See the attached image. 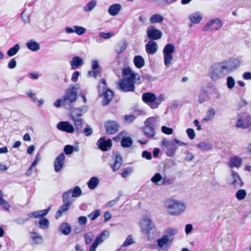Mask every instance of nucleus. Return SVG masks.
<instances>
[{
    "label": "nucleus",
    "mask_w": 251,
    "mask_h": 251,
    "mask_svg": "<svg viewBox=\"0 0 251 251\" xmlns=\"http://www.w3.org/2000/svg\"><path fill=\"white\" fill-rule=\"evenodd\" d=\"M123 79L118 83V89L123 92H134L135 84L141 83L140 75L132 71L129 66L122 69Z\"/></svg>",
    "instance_id": "1"
},
{
    "label": "nucleus",
    "mask_w": 251,
    "mask_h": 251,
    "mask_svg": "<svg viewBox=\"0 0 251 251\" xmlns=\"http://www.w3.org/2000/svg\"><path fill=\"white\" fill-rule=\"evenodd\" d=\"M78 84L70 86L66 90L65 95L62 99H58L55 100L53 103L54 106L58 108L63 106L66 109H70L71 104L75 102L77 99L76 90L78 89Z\"/></svg>",
    "instance_id": "2"
},
{
    "label": "nucleus",
    "mask_w": 251,
    "mask_h": 251,
    "mask_svg": "<svg viewBox=\"0 0 251 251\" xmlns=\"http://www.w3.org/2000/svg\"><path fill=\"white\" fill-rule=\"evenodd\" d=\"M228 75L222 62L212 65L209 70V76L213 81H217Z\"/></svg>",
    "instance_id": "3"
},
{
    "label": "nucleus",
    "mask_w": 251,
    "mask_h": 251,
    "mask_svg": "<svg viewBox=\"0 0 251 251\" xmlns=\"http://www.w3.org/2000/svg\"><path fill=\"white\" fill-rule=\"evenodd\" d=\"M100 83V84L98 86L99 95L100 96H103L102 105L106 106L112 100L114 96V92L110 89L106 88V82L104 79H101Z\"/></svg>",
    "instance_id": "4"
},
{
    "label": "nucleus",
    "mask_w": 251,
    "mask_h": 251,
    "mask_svg": "<svg viewBox=\"0 0 251 251\" xmlns=\"http://www.w3.org/2000/svg\"><path fill=\"white\" fill-rule=\"evenodd\" d=\"M165 204L168 213L172 215H178L185 209V206L183 203L176 200H168Z\"/></svg>",
    "instance_id": "5"
},
{
    "label": "nucleus",
    "mask_w": 251,
    "mask_h": 251,
    "mask_svg": "<svg viewBox=\"0 0 251 251\" xmlns=\"http://www.w3.org/2000/svg\"><path fill=\"white\" fill-rule=\"evenodd\" d=\"M175 46L173 44H167L163 50V54L164 57V65L168 67H169L173 59V53L175 51Z\"/></svg>",
    "instance_id": "6"
},
{
    "label": "nucleus",
    "mask_w": 251,
    "mask_h": 251,
    "mask_svg": "<svg viewBox=\"0 0 251 251\" xmlns=\"http://www.w3.org/2000/svg\"><path fill=\"white\" fill-rule=\"evenodd\" d=\"M155 118L152 117L147 119L144 122L145 127L143 131L144 135L149 138H152L155 135Z\"/></svg>",
    "instance_id": "7"
},
{
    "label": "nucleus",
    "mask_w": 251,
    "mask_h": 251,
    "mask_svg": "<svg viewBox=\"0 0 251 251\" xmlns=\"http://www.w3.org/2000/svg\"><path fill=\"white\" fill-rule=\"evenodd\" d=\"M140 226L142 232L148 236L155 231L154 223L147 216H144L141 221Z\"/></svg>",
    "instance_id": "8"
},
{
    "label": "nucleus",
    "mask_w": 251,
    "mask_h": 251,
    "mask_svg": "<svg viewBox=\"0 0 251 251\" xmlns=\"http://www.w3.org/2000/svg\"><path fill=\"white\" fill-rule=\"evenodd\" d=\"M228 74L236 71L240 66V60L236 58H230L222 62Z\"/></svg>",
    "instance_id": "9"
},
{
    "label": "nucleus",
    "mask_w": 251,
    "mask_h": 251,
    "mask_svg": "<svg viewBox=\"0 0 251 251\" xmlns=\"http://www.w3.org/2000/svg\"><path fill=\"white\" fill-rule=\"evenodd\" d=\"M62 201L63 203L61 205L55 214V218L58 219L61 217L63 212L67 211L73 202L72 199H69L66 194H63Z\"/></svg>",
    "instance_id": "10"
},
{
    "label": "nucleus",
    "mask_w": 251,
    "mask_h": 251,
    "mask_svg": "<svg viewBox=\"0 0 251 251\" xmlns=\"http://www.w3.org/2000/svg\"><path fill=\"white\" fill-rule=\"evenodd\" d=\"M161 144L165 146L166 148V154L168 157L175 156L176 151L178 148L173 139L172 141L164 139L162 140Z\"/></svg>",
    "instance_id": "11"
},
{
    "label": "nucleus",
    "mask_w": 251,
    "mask_h": 251,
    "mask_svg": "<svg viewBox=\"0 0 251 251\" xmlns=\"http://www.w3.org/2000/svg\"><path fill=\"white\" fill-rule=\"evenodd\" d=\"M104 128L108 135L116 134L120 128V124L115 121L108 120L104 123Z\"/></svg>",
    "instance_id": "12"
},
{
    "label": "nucleus",
    "mask_w": 251,
    "mask_h": 251,
    "mask_svg": "<svg viewBox=\"0 0 251 251\" xmlns=\"http://www.w3.org/2000/svg\"><path fill=\"white\" fill-rule=\"evenodd\" d=\"M235 127L242 129L251 128V115H245L239 117L237 120Z\"/></svg>",
    "instance_id": "13"
},
{
    "label": "nucleus",
    "mask_w": 251,
    "mask_h": 251,
    "mask_svg": "<svg viewBox=\"0 0 251 251\" xmlns=\"http://www.w3.org/2000/svg\"><path fill=\"white\" fill-rule=\"evenodd\" d=\"M147 35L150 41L157 40L161 38L162 36V32L156 28L154 26L151 25L148 27L147 31Z\"/></svg>",
    "instance_id": "14"
},
{
    "label": "nucleus",
    "mask_w": 251,
    "mask_h": 251,
    "mask_svg": "<svg viewBox=\"0 0 251 251\" xmlns=\"http://www.w3.org/2000/svg\"><path fill=\"white\" fill-rule=\"evenodd\" d=\"M109 232L108 230L102 231L95 239L90 247L89 250L95 251L98 245L102 243L105 239L108 237Z\"/></svg>",
    "instance_id": "15"
},
{
    "label": "nucleus",
    "mask_w": 251,
    "mask_h": 251,
    "mask_svg": "<svg viewBox=\"0 0 251 251\" xmlns=\"http://www.w3.org/2000/svg\"><path fill=\"white\" fill-rule=\"evenodd\" d=\"M222 26V23L220 19L216 18L209 21L203 27L205 31L209 30H218Z\"/></svg>",
    "instance_id": "16"
},
{
    "label": "nucleus",
    "mask_w": 251,
    "mask_h": 251,
    "mask_svg": "<svg viewBox=\"0 0 251 251\" xmlns=\"http://www.w3.org/2000/svg\"><path fill=\"white\" fill-rule=\"evenodd\" d=\"M143 101L147 104L151 109L156 108V106H154V104L155 103L156 96L151 92H146L144 93L142 96Z\"/></svg>",
    "instance_id": "17"
},
{
    "label": "nucleus",
    "mask_w": 251,
    "mask_h": 251,
    "mask_svg": "<svg viewBox=\"0 0 251 251\" xmlns=\"http://www.w3.org/2000/svg\"><path fill=\"white\" fill-rule=\"evenodd\" d=\"M99 149L103 151H107L112 145L111 139H106L104 136L100 138L97 142Z\"/></svg>",
    "instance_id": "18"
},
{
    "label": "nucleus",
    "mask_w": 251,
    "mask_h": 251,
    "mask_svg": "<svg viewBox=\"0 0 251 251\" xmlns=\"http://www.w3.org/2000/svg\"><path fill=\"white\" fill-rule=\"evenodd\" d=\"M56 127L58 130L68 133L75 132L74 126L68 121H61L57 124Z\"/></svg>",
    "instance_id": "19"
},
{
    "label": "nucleus",
    "mask_w": 251,
    "mask_h": 251,
    "mask_svg": "<svg viewBox=\"0 0 251 251\" xmlns=\"http://www.w3.org/2000/svg\"><path fill=\"white\" fill-rule=\"evenodd\" d=\"M65 161V154L62 152L56 157L54 161V168L55 172H59L63 168Z\"/></svg>",
    "instance_id": "20"
},
{
    "label": "nucleus",
    "mask_w": 251,
    "mask_h": 251,
    "mask_svg": "<svg viewBox=\"0 0 251 251\" xmlns=\"http://www.w3.org/2000/svg\"><path fill=\"white\" fill-rule=\"evenodd\" d=\"M114 155V162L110 165L111 168L113 172L119 170L123 163V160L120 153L118 151L113 152Z\"/></svg>",
    "instance_id": "21"
},
{
    "label": "nucleus",
    "mask_w": 251,
    "mask_h": 251,
    "mask_svg": "<svg viewBox=\"0 0 251 251\" xmlns=\"http://www.w3.org/2000/svg\"><path fill=\"white\" fill-rule=\"evenodd\" d=\"M91 68L92 70L88 72V75L89 76L95 78L101 72L100 67L97 60H93L92 61Z\"/></svg>",
    "instance_id": "22"
},
{
    "label": "nucleus",
    "mask_w": 251,
    "mask_h": 251,
    "mask_svg": "<svg viewBox=\"0 0 251 251\" xmlns=\"http://www.w3.org/2000/svg\"><path fill=\"white\" fill-rule=\"evenodd\" d=\"M243 163V159L240 157L235 155L229 158L228 166L230 168H239Z\"/></svg>",
    "instance_id": "23"
},
{
    "label": "nucleus",
    "mask_w": 251,
    "mask_h": 251,
    "mask_svg": "<svg viewBox=\"0 0 251 251\" xmlns=\"http://www.w3.org/2000/svg\"><path fill=\"white\" fill-rule=\"evenodd\" d=\"M231 176L232 178V182L231 184L236 188H240L243 185V182L241 180L238 173L234 171H231Z\"/></svg>",
    "instance_id": "24"
},
{
    "label": "nucleus",
    "mask_w": 251,
    "mask_h": 251,
    "mask_svg": "<svg viewBox=\"0 0 251 251\" xmlns=\"http://www.w3.org/2000/svg\"><path fill=\"white\" fill-rule=\"evenodd\" d=\"M69 199L73 198H77L82 194V191L79 186H75L73 189H69L65 192L63 194H66Z\"/></svg>",
    "instance_id": "25"
},
{
    "label": "nucleus",
    "mask_w": 251,
    "mask_h": 251,
    "mask_svg": "<svg viewBox=\"0 0 251 251\" xmlns=\"http://www.w3.org/2000/svg\"><path fill=\"white\" fill-rule=\"evenodd\" d=\"M146 51L149 54H154L158 50L157 43L154 41H149L145 46Z\"/></svg>",
    "instance_id": "26"
},
{
    "label": "nucleus",
    "mask_w": 251,
    "mask_h": 251,
    "mask_svg": "<svg viewBox=\"0 0 251 251\" xmlns=\"http://www.w3.org/2000/svg\"><path fill=\"white\" fill-rule=\"evenodd\" d=\"M83 60L82 58L78 56H75L73 57L70 62V65L72 70H75L80 66L83 65Z\"/></svg>",
    "instance_id": "27"
},
{
    "label": "nucleus",
    "mask_w": 251,
    "mask_h": 251,
    "mask_svg": "<svg viewBox=\"0 0 251 251\" xmlns=\"http://www.w3.org/2000/svg\"><path fill=\"white\" fill-rule=\"evenodd\" d=\"M58 230L64 235H68L71 232L72 227L70 224L63 222L58 227Z\"/></svg>",
    "instance_id": "28"
},
{
    "label": "nucleus",
    "mask_w": 251,
    "mask_h": 251,
    "mask_svg": "<svg viewBox=\"0 0 251 251\" xmlns=\"http://www.w3.org/2000/svg\"><path fill=\"white\" fill-rule=\"evenodd\" d=\"M122 9V6L119 3L111 5L108 9V13L112 16L117 15Z\"/></svg>",
    "instance_id": "29"
},
{
    "label": "nucleus",
    "mask_w": 251,
    "mask_h": 251,
    "mask_svg": "<svg viewBox=\"0 0 251 251\" xmlns=\"http://www.w3.org/2000/svg\"><path fill=\"white\" fill-rule=\"evenodd\" d=\"M71 120L74 122L75 131L76 135H79L82 133V125L84 122L82 118Z\"/></svg>",
    "instance_id": "30"
},
{
    "label": "nucleus",
    "mask_w": 251,
    "mask_h": 251,
    "mask_svg": "<svg viewBox=\"0 0 251 251\" xmlns=\"http://www.w3.org/2000/svg\"><path fill=\"white\" fill-rule=\"evenodd\" d=\"M173 241V238L170 239L168 237V235H163L161 238L157 240V245L160 248H163L165 245H168Z\"/></svg>",
    "instance_id": "31"
},
{
    "label": "nucleus",
    "mask_w": 251,
    "mask_h": 251,
    "mask_svg": "<svg viewBox=\"0 0 251 251\" xmlns=\"http://www.w3.org/2000/svg\"><path fill=\"white\" fill-rule=\"evenodd\" d=\"M26 47L32 51H36L40 49V46L38 43L33 40H30L26 43Z\"/></svg>",
    "instance_id": "32"
},
{
    "label": "nucleus",
    "mask_w": 251,
    "mask_h": 251,
    "mask_svg": "<svg viewBox=\"0 0 251 251\" xmlns=\"http://www.w3.org/2000/svg\"><path fill=\"white\" fill-rule=\"evenodd\" d=\"M133 63L135 66L138 69H141L145 65V60L141 55H136L133 58Z\"/></svg>",
    "instance_id": "33"
},
{
    "label": "nucleus",
    "mask_w": 251,
    "mask_h": 251,
    "mask_svg": "<svg viewBox=\"0 0 251 251\" xmlns=\"http://www.w3.org/2000/svg\"><path fill=\"white\" fill-rule=\"evenodd\" d=\"M189 18L191 22L194 24L200 23L202 20V16L199 12H195L189 15Z\"/></svg>",
    "instance_id": "34"
},
{
    "label": "nucleus",
    "mask_w": 251,
    "mask_h": 251,
    "mask_svg": "<svg viewBox=\"0 0 251 251\" xmlns=\"http://www.w3.org/2000/svg\"><path fill=\"white\" fill-rule=\"evenodd\" d=\"M100 182L99 179L96 176L92 177L88 181L87 185L91 190L95 189Z\"/></svg>",
    "instance_id": "35"
},
{
    "label": "nucleus",
    "mask_w": 251,
    "mask_h": 251,
    "mask_svg": "<svg viewBox=\"0 0 251 251\" xmlns=\"http://www.w3.org/2000/svg\"><path fill=\"white\" fill-rule=\"evenodd\" d=\"M133 144V141L130 137H123L121 140V145L122 147L127 148Z\"/></svg>",
    "instance_id": "36"
},
{
    "label": "nucleus",
    "mask_w": 251,
    "mask_h": 251,
    "mask_svg": "<svg viewBox=\"0 0 251 251\" xmlns=\"http://www.w3.org/2000/svg\"><path fill=\"white\" fill-rule=\"evenodd\" d=\"M163 176L159 173H156L151 178V181L157 185H161Z\"/></svg>",
    "instance_id": "37"
},
{
    "label": "nucleus",
    "mask_w": 251,
    "mask_h": 251,
    "mask_svg": "<svg viewBox=\"0 0 251 251\" xmlns=\"http://www.w3.org/2000/svg\"><path fill=\"white\" fill-rule=\"evenodd\" d=\"M20 49V45L18 44H16L7 50V55L9 57L13 56L17 53Z\"/></svg>",
    "instance_id": "38"
},
{
    "label": "nucleus",
    "mask_w": 251,
    "mask_h": 251,
    "mask_svg": "<svg viewBox=\"0 0 251 251\" xmlns=\"http://www.w3.org/2000/svg\"><path fill=\"white\" fill-rule=\"evenodd\" d=\"M164 18L159 14L152 15L150 18V22L151 24L160 23L163 22Z\"/></svg>",
    "instance_id": "39"
},
{
    "label": "nucleus",
    "mask_w": 251,
    "mask_h": 251,
    "mask_svg": "<svg viewBox=\"0 0 251 251\" xmlns=\"http://www.w3.org/2000/svg\"><path fill=\"white\" fill-rule=\"evenodd\" d=\"M215 115V111L213 108L209 109L206 113L205 117L203 119L202 121L208 122L211 121L214 117Z\"/></svg>",
    "instance_id": "40"
},
{
    "label": "nucleus",
    "mask_w": 251,
    "mask_h": 251,
    "mask_svg": "<svg viewBox=\"0 0 251 251\" xmlns=\"http://www.w3.org/2000/svg\"><path fill=\"white\" fill-rule=\"evenodd\" d=\"M197 147L202 151H208L212 149V145L210 143H206L205 142H201L197 145Z\"/></svg>",
    "instance_id": "41"
},
{
    "label": "nucleus",
    "mask_w": 251,
    "mask_h": 251,
    "mask_svg": "<svg viewBox=\"0 0 251 251\" xmlns=\"http://www.w3.org/2000/svg\"><path fill=\"white\" fill-rule=\"evenodd\" d=\"M82 116V113H81V110L78 108L73 109L69 114V116L71 119H80V117Z\"/></svg>",
    "instance_id": "42"
},
{
    "label": "nucleus",
    "mask_w": 251,
    "mask_h": 251,
    "mask_svg": "<svg viewBox=\"0 0 251 251\" xmlns=\"http://www.w3.org/2000/svg\"><path fill=\"white\" fill-rule=\"evenodd\" d=\"M31 234L30 238L34 241V244H37L42 243V236L38 235L37 232L33 230L31 232Z\"/></svg>",
    "instance_id": "43"
},
{
    "label": "nucleus",
    "mask_w": 251,
    "mask_h": 251,
    "mask_svg": "<svg viewBox=\"0 0 251 251\" xmlns=\"http://www.w3.org/2000/svg\"><path fill=\"white\" fill-rule=\"evenodd\" d=\"M97 3L96 0H91L83 7L84 11L86 12L91 11L96 7Z\"/></svg>",
    "instance_id": "44"
},
{
    "label": "nucleus",
    "mask_w": 251,
    "mask_h": 251,
    "mask_svg": "<svg viewBox=\"0 0 251 251\" xmlns=\"http://www.w3.org/2000/svg\"><path fill=\"white\" fill-rule=\"evenodd\" d=\"M209 98L207 91L202 90L199 95V101L200 103H203L209 100Z\"/></svg>",
    "instance_id": "45"
},
{
    "label": "nucleus",
    "mask_w": 251,
    "mask_h": 251,
    "mask_svg": "<svg viewBox=\"0 0 251 251\" xmlns=\"http://www.w3.org/2000/svg\"><path fill=\"white\" fill-rule=\"evenodd\" d=\"M0 205L2 206V209L4 211L9 212L11 205L2 198V196H0Z\"/></svg>",
    "instance_id": "46"
},
{
    "label": "nucleus",
    "mask_w": 251,
    "mask_h": 251,
    "mask_svg": "<svg viewBox=\"0 0 251 251\" xmlns=\"http://www.w3.org/2000/svg\"><path fill=\"white\" fill-rule=\"evenodd\" d=\"M235 81L231 76H228L226 78V85L228 89H232L235 86Z\"/></svg>",
    "instance_id": "47"
},
{
    "label": "nucleus",
    "mask_w": 251,
    "mask_h": 251,
    "mask_svg": "<svg viewBox=\"0 0 251 251\" xmlns=\"http://www.w3.org/2000/svg\"><path fill=\"white\" fill-rule=\"evenodd\" d=\"M165 232L166 234H165L164 235H168V237H169L170 239L171 238H173V239L174 236L176 235L178 231L176 229H175V228H174L172 227H170V228H168L165 231Z\"/></svg>",
    "instance_id": "48"
},
{
    "label": "nucleus",
    "mask_w": 251,
    "mask_h": 251,
    "mask_svg": "<svg viewBox=\"0 0 251 251\" xmlns=\"http://www.w3.org/2000/svg\"><path fill=\"white\" fill-rule=\"evenodd\" d=\"M39 227L42 229H46L49 227V221L46 218H41L38 222Z\"/></svg>",
    "instance_id": "49"
},
{
    "label": "nucleus",
    "mask_w": 251,
    "mask_h": 251,
    "mask_svg": "<svg viewBox=\"0 0 251 251\" xmlns=\"http://www.w3.org/2000/svg\"><path fill=\"white\" fill-rule=\"evenodd\" d=\"M247 195L246 191L244 189H240L236 193V198L239 201H241L245 199Z\"/></svg>",
    "instance_id": "50"
},
{
    "label": "nucleus",
    "mask_w": 251,
    "mask_h": 251,
    "mask_svg": "<svg viewBox=\"0 0 251 251\" xmlns=\"http://www.w3.org/2000/svg\"><path fill=\"white\" fill-rule=\"evenodd\" d=\"M94 237V234L92 232H88L87 233H85L84 235L85 244L86 245L90 244L92 242Z\"/></svg>",
    "instance_id": "51"
},
{
    "label": "nucleus",
    "mask_w": 251,
    "mask_h": 251,
    "mask_svg": "<svg viewBox=\"0 0 251 251\" xmlns=\"http://www.w3.org/2000/svg\"><path fill=\"white\" fill-rule=\"evenodd\" d=\"M126 48V43H120L115 49V51L118 54H121L124 52Z\"/></svg>",
    "instance_id": "52"
},
{
    "label": "nucleus",
    "mask_w": 251,
    "mask_h": 251,
    "mask_svg": "<svg viewBox=\"0 0 251 251\" xmlns=\"http://www.w3.org/2000/svg\"><path fill=\"white\" fill-rule=\"evenodd\" d=\"M74 28L75 32L78 35H82L84 34L86 31V28L82 26L75 25L74 26Z\"/></svg>",
    "instance_id": "53"
},
{
    "label": "nucleus",
    "mask_w": 251,
    "mask_h": 251,
    "mask_svg": "<svg viewBox=\"0 0 251 251\" xmlns=\"http://www.w3.org/2000/svg\"><path fill=\"white\" fill-rule=\"evenodd\" d=\"M100 214V211L99 209L96 210L95 211L91 213L89 215L88 217L91 220H96Z\"/></svg>",
    "instance_id": "54"
},
{
    "label": "nucleus",
    "mask_w": 251,
    "mask_h": 251,
    "mask_svg": "<svg viewBox=\"0 0 251 251\" xmlns=\"http://www.w3.org/2000/svg\"><path fill=\"white\" fill-rule=\"evenodd\" d=\"M93 129L89 125H86L83 130L82 129V133L86 136H89L93 133Z\"/></svg>",
    "instance_id": "55"
},
{
    "label": "nucleus",
    "mask_w": 251,
    "mask_h": 251,
    "mask_svg": "<svg viewBox=\"0 0 251 251\" xmlns=\"http://www.w3.org/2000/svg\"><path fill=\"white\" fill-rule=\"evenodd\" d=\"M134 243L132 235H129L126 239L125 241L124 242L122 247H127L130 245H132Z\"/></svg>",
    "instance_id": "56"
},
{
    "label": "nucleus",
    "mask_w": 251,
    "mask_h": 251,
    "mask_svg": "<svg viewBox=\"0 0 251 251\" xmlns=\"http://www.w3.org/2000/svg\"><path fill=\"white\" fill-rule=\"evenodd\" d=\"M156 99L155 100V103L154 104V106H156V108L159 106V104L161 103L162 101L165 100L164 95L162 94L159 95V96L156 97Z\"/></svg>",
    "instance_id": "57"
},
{
    "label": "nucleus",
    "mask_w": 251,
    "mask_h": 251,
    "mask_svg": "<svg viewBox=\"0 0 251 251\" xmlns=\"http://www.w3.org/2000/svg\"><path fill=\"white\" fill-rule=\"evenodd\" d=\"M161 131L167 135H171L173 133V129L171 127L163 126L161 127Z\"/></svg>",
    "instance_id": "58"
},
{
    "label": "nucleus",
    "mask_w": 251,
    "mask_h": 251,
    "mask_svg": "<svg viewBox=\"0 0 251 251\" xmlns=\"http://www.w3.org/2000/svg\"><path fill=\"white\" fill-rule=\"evenodd\" d=\"M64 151L66 155H70L73 152V146L67 145L64 148Z\"/></svg>",
    "instance_id": "59"
},
{
    "label": "nucleus",
    "mask_w": 251,
    "mask_h": 251,
    "mask_svg": "<svg viewBox=\"0 0 251 251\" xmlns=\"http://www.w3.org/2000/svg\"><path fill=\"white\" fill-rule=\"evenodd\" d=\"M99 35L101 36L102 39H108L112 37L114 35V34L112 32H108L107 33L100 32L99 33Z\"/></svg>",
    "instance_id": "60"
},
{
    "label": "nucleus",
    "mask_w": 251,
    "mask_h": 251,
    "mask_svg": "<svg viewBox=\"0 0 251 251\" xmlns=\"http://www.w3.org/2000/svg\"><path fill=\"white\" fill-rule=\"evenodd\" d=\"M50 209V206L48 208L44 209L43 210H38V215L39 218H44L43 217L45 216L49 212Z\"/></svg>",
    "instance_id": "61"
},
{
    "label": "nucleus",
    "mask_w": 251,
    "mask_h": 251,
    "mask_svg": "<svg viewBox=\"0 0 251 251\" xmlns=\"http://www.w3.org/2000/svg\"><path fill=\"white\" fill-rule=\"evenodd\" d=\"M186 133L188 136V137L192 140L194 139L195 137V133L194 130L193 128H187L186 130Z\"/></svg>",
    "instance_id": "62"
},
{
    "label": "nucleus",
    "mask_w": 251,
    "mask_h": 251,
    "mask_svg": "<svg viewBox=\"0 0 251 251\" xmlns=\"http://www.w3.org/2000/svg\"><path fill=\"white\" fill-rule=\"evenodd\" d=\"M17 65V62L14 58H11L10 61L8 62L7 64V67L9 69H14Z\"/></svg>",
    "instance_id": "63"
},
{
    "label": "nucleus",
    "mask_w": 251,
    "mask_h": 251,
    "mask_svg": "<svg viewBox=\"0 0 251 251\" xmlns=\"http://www.w3.org/2000/svg\"><path fill=\"white\" fill-rule=\"evenodd\" d=\"M132 172V168L131 167H127L123 171L121 176L123 177L126 178L129 174H131Z\"/></svg>",
    "instance_id": "64"
}]
</instances>
